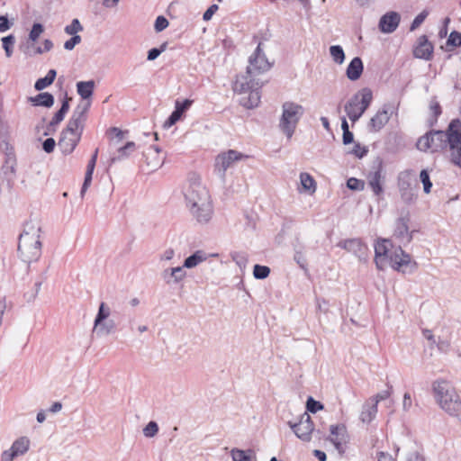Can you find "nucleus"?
Wrapping results in <instances>:
<instances>
[{
  "instance_id": "nucleus-61",
  "label": "nucleus",
  "mask_w": 461,
  "mask_h": 461,
  "mask_svg": "<svg viewBox=\"0 0 461 461\" xmlns=\"http://www.w3.org/2000/svg\"><path fill=\"white\" fill-rule=\"evenodd\" d=\"M93 174L94 173H89V172H86V174H85L84 182H83V185H82V187L80 190V194L82 197L85 195L86 190L88 189V187L90 186V185L92 183Z\"/></svg>"
},
{
  "instance_id": "nucleus-48",
  "label": "nucleus",
  "mask_w": 461,
  "mask_h": 461,
  "mask_svg": "<svg viewBox=\"0 0 461 461\" xmlns=\"http://www.w3.org/2000/svg\"><path fill=\"white\" fill-rule=\"evenodd\" d=\"M158 432V425L156 421H149L143 429V434L146 438H153Z\"/></svg>"
},
{
  "instance_id": "nucleus-33",
  "label": "nucleus",
  "mask_w": 461,
  "mask_h": 461,
  "mask_svg": "<svg viewBox=\"0 0 461 461\" xmlns=\"http://www.w3.org/2000/svg\"><path fill=\"white\" fill-rule=\"evenodd\" d=\"M398 187L400 192L416 188V186H412L411 174L409 171L400 173L398 176Z\"/></svg>"
},
{
  "instance_id": "nucleus-20",
  "label": "nucleus",
  "mask_w": 461,
  "mask_h": 461,
  "mask_svg": "<svg viewBox=\"0 0 461 461\" xmlns=\"http://www.w3.org/2000/svg\"><path fill=\"white\" fill-rule=\"evenodd\" d=\"M193 100L185 99L183 101L176 100L175 109L166 120L164 123L165 128H170L176 124L185 114V113L191 107Z\"/></svg>"
},
{
  "instance_id": "nucleus-4",
  "label": "nucleus",
  "mask_w": 461,
  "mask_h": 461,
  "mask_svg": "<svg viewBox=\"0 0 461 461\" xmlns=\"http://www.w3.org/2000/svg\"><path fill=\"white\" fill-rule=\"evenodd\" d=\"M432 391L440 408L446 412L451 416H458L461 413L460 397L448 381L444 379L434 381Z\"/></svg>"
},
{
  "instance_id": "nucleus-22",
  "label": "nucleus",
  "mask_w": 461,
  "mask_h": 461,
  "mask_svg": "<svg viewBox=\"0 0 461 461\" xmlns=\"http://www.w3.org/2000/svg\"><path fill=\"white\" fill-rule=\"evenodd\" d=\"M390 120L389 111L384 105L371 119L368 123V131L372 132L379 131Z\"/></svg>"
},
{
  "instance_id": "nucleus-47",
  "label": "nucleus",
  "mask_w": 461,
  "mask_h": 461,
  "mask_svg": "<svg viewBox=\"0 0 461 461\" xmlns=\"http://www.w3.org/2000/svg\"><path fill=\"white\" fill-rule=\"evenodd\" d=\"M167 42H163L158 48H152L148 51L147 59L149 61L155 60L162 52L167 50Z\"/></svg>"
},
{
  "instance_id": "nucleus-53",
  "label": "nucleus",
  "mask_w": 461,
  "mask_h": 461,
  "mask_svg": "<svg viewBox=\"0 0 461 461\" xmlns=\"http://www.w3.org/2000/svg\"><path fill=\"white\" fill-rule=\"evenodd\" d=\"M307 411L315 413L323 409V404L319 401H315L312 397H309L306 402Z\"/></svg>"
},
{
  "instance_id": "nucleus-32",
  "label": "nucleus",
  "mask_w": 461,
  "mask_h": 461,
  "mask_svg": "<svg viewBox=\"0 0 461 461\" xmlns=\"http://www.w3.org/2000/svg\"><path fill=\"white\" fill-rule=\"evenodd\" d=\"M205 259L206 257L204 253L201 250H197L185 259L183 266L186 268H193Z\"/></svg>"
},
{
  "instance_id": "nucleus-60",
  "label": "nucleus",
  "mask_w": 461,
  "mask_h": 461,
  "mask_svg": "<svg viewBox=\"0 0 461 461\" xmlns=\"http://www.w3.org/2000/svg\"><path fill=\"white\" fill-rule=\"evenodd\" d=\"M294 259L302 269L305 271L307 270V260L301 251H296L294 253Z\"/></svg>"
},
{
  "instance_id": "nucleus-18",
  "label": "nucleus",
  "mask_w": 461,
  "mask_h": 461,
  "mask_svg": "<svg viewBox=\"0 0 461 461\" xmlns=\"http://www.w3.org/2000/svg\"><path fill=\"white\" fill-rule=\"evenodd\" d=\"M434 46L429 41L427 35L418 38L413 47V56L420 59L431 60L433 58Z\"/></svg>"
},
{
  "instance_id": "nucleus-21",
  "label": "nucleus",
  "mask_w": 461,
  "mask_h": 461,
  "mask_svg": "<svg viewBox=\"0 0 461 461\" xmlns=\"http://www.w3.org/2000/svg\"><path fill=\"white\" fill-rule=\"evenodd\" d=\"M81 140L80 133L77 135L64 134L61 131L60 138L58 142V146L64 155L71 154Z\"/></svg>"
},
{
  "instance_id": "nucleus-13",
  "label": "nucleus",
  "mask_w": 461,
  "mask_h": 461,
  "mask_svg": "<svg viewBox=\"0 0 461 461\" xmlns=\"http://www.w3.org/2000/svg\"><path fill=\"white\" fill-rule=\"evenodd\" d=\"M249 66L247 68V77L251 78V74L266 72L270 69L271 64L268 62L265 53L261 49V43L258 45L254 53L249 59Z\"/></svg>"
},
{
  "instance_id": "nucleus-27",
  "label": "nucleus",
  "mask_w": 461,
  "mask_h": 461,
  "mask_svg": "<svg viewBox=\"0 0 461 461\" xmlns=\"http://www.w3.org/2000/svg\"><path fill=\"white\" fill-rule=\"evenodd\" d=\"M136 149V144L134 141H128L122 147L117 149V155L110 158L109 165H113L117 161H121L129 158V156Z\"/></svg>"
},
{
  "instance_id": "nucleus-64",
  "label": "nucleus",
  "mask_w": 461,
  "mask_h": 461,
  "mask_svg": "<svg viewBox=\"0 0 461 461\" xmlns=\"http://www.w3.org/2000/svg\"><path fill=\"white\" fill-rule=\"evenodd\" d=\"M219 6L216 4H212L210 5L207 10L203 14V21H210L212 17V15L218 11Z\"/></svg>"
},
{
  "instance_id": "nucleus-62",
  "label": "nucleus",
  "mask_w": 461,
  "mask_h": 461,
  "mask_svg": "<svg viewBox=\"0 0 461 461\" xmlns=\"http://www.w3.org/2000/svg\"><path fill=\"white\" fill-rule=\"evenodd\" d=\"M127 131H123L117 127H112L109 129V134L112 139H116L117 141H121L123 140L124 135Z\"/></svg>"
},
{
  "instance_id": "nucleus-10",
  "label": "nucleus",
  "mask_w": 461,
  "mask_h": 461,
  "mask_svg": "<svg viewBox=\"0 0 461 461\" xmlns=\"http://www.w3.org/2000/svg\"><path fill=\"white\" fill-rule=\"evenodd\" d=\"M248 158L241 152L235 149H229L227 152L219 154L215 158L214 171L221 178L225 177L226 170L235 162Z\"/></svg>"
},
{
  "instance_id": "nucleus-12",
  "label": "nucleus",
  "mask_w": 461,
  "mask_h": 461,
  "mask_svg": "<svg viewBox=\"0 0 461 461\" xmlns=\"http://www.w3.org/2000/svg\"><path fill=\"white\" fill-rule=\"evenodd\" d=\"M287 424L302 441L309 442L312 439V434L314 433V425L307 412L301 415L298 422L288 421Z\"/></svg>"
},
{
  "instance_id": "nucleus-8",
  "label": "nucleus",
  "mask_w": 461,
  "mask_h": 461,
  "mask_svg": "<svg viewBox=\"0 0 461 461\" xmlns=\"http://www.w3.org/2000/svg\"><path fill=\"white\" fill-rule=\"evenodd\" d=\"M89 107L90 102L86 103L85 105H77L68 120L66 128L62 130V132L69 135H77V133H80V137H82L85 122L86 120V113Z\"/></svg>"
},
{
  "instance_id": "nucleus-1",
  "label": "nucleus",
  "mask_w": 461,
  "mask_h": 461,
  "mask_svg": "<svg viewBox=\"0 0 461 461\" xmlns=\"http://www.w3.org/2000/svg\"><path fill=\"white\" fill-rule=\"evenodd\" d=\"M416 147L420 151L438 152L449 148L450 161L461 168V120L453 119L446 131L431 130L419 138Z\"/></svg>"
},
{
  "instance_id": "nucleus-56",
  "label": "nucleus",
  "mask_w": 461,
  "mask_h": 461,
  "mask_svg": "<svg viewBox=\"0 0 461 461\" xmlns=\"http://www.w3.org/2000/svg\"><path fill=\"white\" fill-rule=\"evenodd\" d=\"M13 25H14V19L9 20L7 14L0 15V32H5L10 30Z\"/></svg>"
},
{
  "instance_id": "nucleus-9",
  "label": "nucleus",
  "mask_w": 461,
  "mask_h": 461,
  "mask_svg": "<svg viewBox=\"0 0 461 461\" xmlns=\"http://www.w3.org/2000/svg\"><path fill=\"white\" fill-rule=\"evenodd\" d=\"M411 215L409 211H402L394 223L393 237L403 245L409 244L412 239L415 230H410L409 223Z\"/></svg>"
},
{
  "instance_id": "nucleus-37",
  "label": "nucleus",
  "mask_w": 461,
  "mask_h": 461,
  "mask_svg": "<svg viewBox=\"0 0 461 461\" xmlns=\"http://www.w3.org/2000/svg\"><path fill=\"white\" fill-rule=\"evenodd\" d=\"M3 49L5 50V56L10 58L14 52V46L15 43V37L14 34H9L1 39Z\"/></svg>"
},
{
  "instance_id": "nucleus-42",
  "label": "nucleus",
  "mask_w": 461,
  "mask_h": 461,
  "mask_svg": "<svg viewBox=\"0 0 461 461\" xmlns=\"http://www.w3.org/2000/svg\"><path fill=\"white\" fill-rule=\"evenodd\" d=\"M420 180L423 185V191L425 194H429L432 188V182L429 177L428 169H422L420 173Z\"/></svg>"
},
{
  "instance_id": "nucleus-34",
  "label": "nucleus",
  "mask_w": 461,
  "mask_h": 461,
  "mask_svg": "<svg viewBox=\"0 0 461 461\" xmlns=\"http://www.w3.org/2000/svg\"><path fill=\"white\" fill-rule=\"evenodd\" d=\"M300 181L303 190L314 193L316 190V182L314 178L306 172L300 174Z\"/></svg>"
},
{
  "instance_id": "nucleus-28",
  "label": "nucleus",
  "mask_w": 461,
  "mask_h": 461,
  "mask_svg": "<svg viewBox=\"0 0 461 461\" xmlns=\"http://www.w3.org/2000/svg\"><path fill=\"white\" fill-rule=\"evenodd\" d=\"M95 86L94 80L78 81L77 83V92L83 100H89L94 94Z\"/></svg>"
},
{
  "instance_id": "nucleus-11",
  "label": "nucleus",
  "mask_w": 461,
  "mask_h": 461,
  "mask_svg": "<svg viewBox=\"0 0 461 461\" xmlns=\"http://www.w3.org/2000/svg\"><path fill=\"white\" fill-rule=\"evenodd\" d=\"M388 264L397 271L405 273L407 270L411 272L416 268V263L411 261V256L407 254L399 246L393 252H390L388 256Z\"/></svg>"
},
{
  "instance_id": "nucleus-55",
  "label": "nucleus",
  "mask_w": 461,
  "mask_h": 461,
  "mask_svg": "<svg viewBox=\"0 0 461 461\" xmlns=\"http://www.w3.org/2000/svg\"><path fill=\"white\" fill-rule=\"evenodd\" d=\"M169 23L167 19L163 15H158L156 18L155 23H154V30L157 32H160L164 31L166 28H167Z\"/></svg>"
},
{
  "instance_id": "nucleus-36",
  "label": "nucleus",
  "mask_w": 461,
  "mask_h": 461,
  "mask_svg": "<svg viewBox=\"0 0 461 461\" xmlns=\"http://www.w3.org/2000/svg\"><path fill=\"white\" fill-rule=\"evenodd\" d=\"M330 54L332 58V60L341 65L346 59L345 52L343 48L340 45H332L330 47Z\"/></svg>"
},
{
  "instance_id": "nucleus-6",
  "label": "nucleus",
  "mask_w": 461,
  "mask_h": 461,
  "mask_svg": "<svg viewBox=\"0 0 461 461\" xmlns=\"http://www.w3.org/2000/svg\"><path fill=\"white\" fill-rule=\"evenodd\" d=\"M373 100V93L370 88L364 87L357 92L346 104L344 110L354 123L357 122L366 109L369 107Z\"/></svg>"
},
{
  "instance_id": "nucleus-45",
  "label": "nucleus",
  "mask_w": 461,
  "mask_h": 461,
  "mask_svg": "<svg viewBox=\"0 0 461 461\" xmlns=\"http://www.w3.org/2000/svg\"><path fill=\"white\" fill-rule=\"evenodd\" d=\"M18 243L41 245V235H27L26 233H21L19 235Z\"/></svg>"
},
{
  "instance_id": "nucleus-16",
  "label": "nucleus",
  "mask_w": 461,
  "mask_h": 461,
  "mask_svg": "<svg viewBox=\"0 0 461 461\" xmlns=\"http://www.w3.org/2000/svg\"><path fill=\"white\" fill-rule=\"evenodd\" d=\"M17 253L25 263L37 261L41 256V244L18 243Z\"/></svg>"
},
{
  "instance_id": "nucleus-54",
  "label": "nucleus",
  "mask_w": 461,
  "mask_h": 461,
  "mask_svg": "<svg viewBox=\"0 0 461 461\" xmlns=\"http://www.w3.org/2000/svg\"><path fill=\"white\" fill-rule=\"evenodd\" d=\"M41 281H36L33 288L31 291H28L24 294V298L26 299L27 302H32L35 299L39 291L41 290Z\"/></svg>"
},
{
  "instance_id": "nucleus-29",
  "label": "nucleus",
  "mask_w": 461,
  "mask_h": 461,
  "mask_svg": "<svg viewBox=\"0 0 461 461\" xmlns=\"http://www.w3.org/2000/svg\"><path fill=\"white\" fill-rule=\"evenodd\" d=\"M57 71L55 69H50L45 77L38 78L34 83V89L36 91H41L50 86L55 80Z\"/></svg>"
},
{
  "instance_id": "nucleus-63",
  "label": "nucleus",
  "mask_w": 461,
  "mask_h": 461,
  "mask_svg": "<svg viewBox=\"0 0 461 461\" xmlns=\"http://www.w3.org/2000/svg\"><path fill=\"white\" fill-rule=\"evenodd\" d=\"M55 146H56V141L53 138H47L43 142H42V149L46 152V153H51L53 152L54 149H55Z\"/></svg>"
},
{
  "instance_id": "nucleus-46",
  "label": "nucleus",
  "mask_w": 461,
  "mask_h": 461,
  "mask_svg": "<svg viewBox=\"0 0 461 461\" xmlns=\"http://www.w3.org/2000/svg\"><path fill=\"white\" fill-rule=\"evenodd\" d=\"M447 47L457 48L461 46V32L457 31H452L447 40Z\"/></svg>"
},
{
  "instance_id": "nucleus-43",
  "label": "nucleus",
  "mask_w": 461,
  "mask_h": 461,
  "mask_svg": "<svg viewBox=\"0 0 461 461\" xmlns=\"http://www.w3.org/2000/svg\"><path fill=\"white\" fill-rule=\"evenodd\" d=\"M330 434L335 436L338 438H341V440H345L348 438L346 426L343 424H337L330 426Z\"/></svg>"
},
{
  "instance_id": "nucleus-23",
  "label": "nucleus",
  "mask_w": 461,
  "mask_h": 461,
  "mask_svg": "<svg viewBox=\"0 0 461 461\" xmlns=\"http://www.w3.org/2000/svg\"><path fill=\"white\" fill-rule=\"evenodd\" d=\"M115 330L113 319H95L93 327V335L97 337H104Z\"/></svg>"
},
{
  "instance_id": "nucleus-49",
  "label": "nucleus",
  "mask_w": 461,
  "mask_h": 461,
  "mask_svg": "<svg viewBox=\"0 0 461 461\" xmlns=\"http://www.w3.org/2000/svg\"><path fill=\"white\" fill-rule=\"evenodd\" d=\"M429 15V11L428 10H423L421 13H420L414 19L413 21L411 22V26H410V31L411 32H413L415 31L418 27H420L422 23L425 21V19L427 18V16Z\"/></svg>"
},
{
  "instance_id": "nucleus-44",
  "label": "nucleus",
  "mask_w": 461,
  "mask_h": 461,
  "mask_svg": "<svg viewBox=\"0 0 461 461\" xmlns=\"http://www.w3.org/2000/svg\"><path fill=\"white\" fill-rule=\"evenodd\" d=\"M66 116V113L58 110L52 119L50 120V122H49L48 126H47V129L48 131H56V127L64 120Z\"/></svg>"
},
{
  "instance_id": "nucleus-2",
  "label": "nucleus",
  "mask_w": 461,
  "mask_h": 461,
  "mask_svg": "<svg viewBox=\"0 0 461 461\" xmlns=\"http://www.w3.org/2000/svg\"><path fill=\"white\" fill-rule=\"evenodd\" d=\"M184 195L186 205L196 221L200 223H207L212 218V206L209 192L195 174L189 177Z\"/></svg>"
},
{
  "instance_id": "nucleus-30",
  "label": "nucleus",
  "mask_w": 461,
  "mask_h": 461,
  "mask_svg": "<svg viewBox=\"0 0 461 461\" xmlns=\"http://www.w3.org/2000/svg\"><path fill=\"white\" fill-rule=\"evenodd\" d=\"M30 447V440L27 437H21L14 441L10 449L18 456L24 455Z\"/></svg>"
},
{
  "instance_id": "nucleus-17",
  "label": "nucleus",
  "mask_w": 461,
  "mask_h": 461,
  "mask_svg": "<svg viewBox=\"0 0 461 461\" xmlns=\"http://www.w3.org/2000/svg\"><path fill=\"white\" fill-rule=\"evenodd\" d=\"M389 240L383 239L375 244V263L378 270H384L388 265L390 254L388 246H391Z\"/></svg>"
},
{
  "instance_id": "nucleus-26",
  "label": "nucleus",
  "mask_w": 461,
  "mask_h": 461,
  "mask_svg": "<svg viewBox=\"0 0 461 461\" xmlns=\"http://www.w3.org/2000/svg\"><path fill=\"white\" fill-rule=\"evenodd\" d=\"M28 101L32 106L50 108L55 103L54 95L49 92H42L35 96H31Z\"/></svg>"
},
{
  "instance_id": "nucleus-31",
  "label": "nucleus",
  "mask_w": 461,
  "mask_h": 461,
  "mask_svg": "<svg viewBox=\"0 0 461 461\" xmlns=\"http://www.w3.org/2000/svg\"><path fill=\"white\" fill-rule=\"evenodd\" d=\"M377 413V405L374 402L372 403L366 402L363 405L360 413V420L365 423H369L373 420Z\"/></svg>"
},
{
  "instance_id": "nucleus-52",
  "label": "nucleus",
  "mask_w": 461,
  "mask_h": 461,
  "mask_svg": "<svg viewBox=\"0 0 461 461\" xmlns=\"http://www.w3.org/2000/svg\"><path fill=\"white\" fill-rule=\"evenodd\" d=\"M402 200L407 203L411 204L415 202L417 199V192L416 188L411 190H406L400 192Z\"/></svg>"
},
{
  "instance_id": "nucleus-7",
  "label": "nucleus",
  "mask_w": 461,
  "mask_h": 461,
  "mask_svg": "<svg viewBox=\"0 0 461 461\" xmlns=\"http://www.w3.org/2000/svg\"><path fill=\"white\" fill-rule=\"evenodd\" d=\"M256 85L252 78H249L245 75L238 77L234 83V92L239 94L249 93L247 97H242L240 100V104L247 109L255 108L260 103V93L258 87L255 86Z\"/></svg>"
},
{
  "instance_id": "nucleus-57",
  "label": "nucleus",
  "mask_w": 461,
  "mask_h": 461,
  "mask_svg": "<svg viewBox=\"0 0 461 461\" xmlns=\"http://www.w3.org/2000/svg\"><path fill=\"white\" fill-rule=\"evenodd\" d=\"M80 35H71V38L65 41L64 49L67 50H72L76 45L81 42Z\"/></svg>"
},
{
  "instance_id": "nucleus-58",
  "label": "nucleus",
  "mask_w": 461,
  "mask_h": 461,
  "mask_svg": "<svg viewBox=\"0 0 461 461\" xmlns=\"http://www.w3.org/2000/svg\"><path fill=\"white\" fill-rule=\"evenodd\" d=\"M367 152L368 149L366 146L361 147L360 143H355L353 149L350 151V153L354 154L358 158L366 156Z\"/></svg>"
},
{
  "instance_id": "nucleus-35",
  "label": "nucleus",
  "mask_w": 461,
  "mask_h": 461,
  "mask_svg": "<svg viewBox=\"0 0 461 461\" xmlns=\"http://www.w3.org/2000/svg\"><path fill=\"white\" fill-rule=\"evenodd\" d=\"M44 32V26L41 23H34L30 30L28 35V41L26 45V49L30 48L29 41L32 42V45L40 38L41 34Z\"/></svg>"
},
{
  "instance_id": "nucleus-39",
  "label": "nucleus",
  "mask_w": 461,
  "mask_h": 461,
  "mask_svg": "<svg viewBox=\"0 0 461 461\" xmlns=\"http://www.w3.org/2000/svg\"><path fill=\"white\" fill-rule=\"evenodd\" d=\"M41 226L32 220L27 221L24 223L23 230L22 231V233H26L27 235H41Z\"/></svg>"
},
{
  "instance_id": "nucleus-3",
  "label": "nucleus",
  "mask_w": 461,
  "mask_h": 461,
  "mask_svg": "<svg viewBox=\"0 0 461 461\" xmlns=\"http://www.w3.org/2000/svg\"><path fill=\"white\" fill-rule=\"evenodd\" d=\"M16 157L7 140L6 126L0 121V185L5 182L11 187L15 178Z\"/></svg>"
},
{
  "instance_id": "nucleus-41",
  "label": "nucleus",
  "mask_w": 461,
  "mask_h": 461,
  "mask_svg": "<svg viewBox=\"0 0 461 461\" xmlns=\"http://www.w3.org/2000/svg\"><path fill=\"white\" fill-rule=\"evenodd\" d=\"M270 274V268L267 266L256 264L253 268V276L256 279L263 280Z\"/></svg>"
},
{
  "instance_id": "nucleus-19",
  "label": "nucleus",
  "mask_w": 461,
  "mask_h": 461,
  "mask_svg": "<svg viewBox=\"0 0 461 461\" xmlns=\"http://www.w3.org/2000/svg\"><path fill=\"white\" fill-rule=\"evenodd\" d=\"M401 15L395 11H390L381 16L378 28L383 33H393L399 26Z\"/></svg>"
},
{
  "instance_id": "nucleus-24",
  "label": "nucleus",
  "mask_w": 461,
  "mask_h": 461,
  "mask_svg": "<svg viewBox=\"0 0 461 461\" xmlns=\"http://www.w3.org/2000/svg\"><path fill=\"white\" fill-rule=\"evenodd\" d=\"M364 71V64L359 57H355L351 59L346 69V76L351 81H356L360 78Z\"/></svg>"
},
{
  "instance_id": "nucleus-38",
  "label": "nucleus",
  "mask_w": 461,
  "mask_h": 461,
  "mask_svg": "<svg viewBox=\"0 0 461 461\" xmlns=\"http://www.w3.org/2000/svg\"><path fill=\"white\" fill-rule=\"evenodd\" d=\"M231 259L241 271H244L248 264V255L245 252L235 251L230 254Z\"/></svg>"
},
{
  "instance_id": "nucleus-14",
  "label": "nucleus",
  "mask_w": 461,
  "mask_h": 461,
  "mask_svg": "<svg viewBox=\"0 0 461 461\" xmlns=\"http://www.w3.org/2000/svg\"><path fill=\"white\" fill-rule=\"evenodd\" d=\"M338 247L354 254L360 261L366 262L368 248L360 239H348L338 243Z\"/></svg>"
},
{
  "instance_id": "nucleus-25",
  "label": "nucleus",
  "mask_w": 461,
  "mask_h": 461,
  "mask_svg": "<svg viewBox=\"0 0 461 461\" xmlns=\"http://www.w3.org/2000/svg\"><path fill=\"white\" fill-rule=\"evenodd\" d=\"M184 268L185 267L182 266L165 269L162 272V277L164 281L168 285L171 283H178L182 281L186 275V272Z\"/></svg>"
},
{
  "instance_id": "nucleus-5",
  "label": "nucleus",
  "mask_w": 461,
  "mask_h": 461,
  "mask_svg": "<svg viewBox=\"0 0 461 461\" xmlns=\"http://www.w3.org/2000/svg\"><path fill=\"white\" fill-rule=\"evenodd\" d=\"M304 114L303 105L294 102H285L282 105V115L279 121V129L290 140L297 127L298 122Z\"/></svg>"
},
{
  "instance_id": "nucleus-40",
  "label": "nucleus",
  "mask_w": 461,
  "mask_h": 461,
  "mask_svg": "<svg viewBox=\"0 0 461 461\" xmlns=\"http://www.w3.org/2000/svg\"><path fill=\"white\" fill-rule=\"evenodd\" d=\"M84 30L82 24L77 18L72 20V22L64 28V32L68 35H78L79 32Z\"/></svg>"
},
{
  "instance_id": "nucleus-51",
  "label": "nucleus",
  "mask_w": 461,
  "mask_h": 461,
  "mask_svg": "<svg viewBox=\"0 0 461 461\" xmlns=\"http://www.w3.org/2000/svg\"><path fill=\"white\" fill-rule=\"evenodd\" d=\"M347 187L352 191H361L365 187V182L356 177H350L347 181Z\"/></svg>"
},
{
  "instance_id": "nucleus-15",
  "label": "nucleus",
  "mask_w": 461,
  "mask_h": 461,
  "mask_svg": "<svg viewBox=\"0 0 461 461\" xmlns=\"http://www.w3.org/2000/svg\"><path fill=\"white\" fill-rule=\"evenodd\" d=\"M383 173V159L377 157L373 161L372 171L368 174L367 179L368 184L374 192V194L377 196L383 194L384 188L382 185V179L384 176Z\"/></svg>"
},
{
  "instance_id": "nucleus-59",
  "label": "nucleus",
  "mask_w": 461,
  "mask_h": 461,
  "mask_svg": "<svg viewBox=\"0 0 461 461\" xmlns=\"http://www.w3.org/2000/svg\"><path fill=\"white\" fill-rule=\"evenodd\" d=\"M393 387L388 385V389L378 393L372 400L375 403H378L381 401L386 400L392 394Z\"/></svg>"
},
{
  "instance_id": "nucleus-50",
  "label": "nucleus",
  "mask_w": 461,
  "mask_h": 461,
  "mask_svg": "<svg viewBox=\"0 0 461 461\" xmlns=\"http://www.w3.org/2000/svg\"><path fill=\"white\" fill-rule=\"evenodd\" d=\"M230 454L233 461H251V456L244 450L233 448Z\"/></svg>"
}]
</instances>
